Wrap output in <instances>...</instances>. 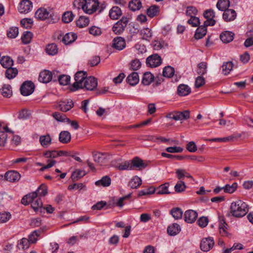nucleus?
Listing matches in <instances>:
<instances>
[{
    "mask_svg": "<svg viewBox=\"0 0 253 253\" xmlns=\"http://www.w3.org/2000/svg\"><path fill=\"white\" fill-rule=\"evenodd\" d=\"M71 136L70 133L68 131H62L59 136V140L60 142L66 144L71 141Z\"/></svg>",
    "mask_w": 253,
    "mask_h": 253,
    "instance_id": "nucleus-30",
    "label": "nucleus"
},
{
    "mask_svg": "<svg viewBox=\"0 0 253 253\" xmlns=\"http://www.w3.org/2000/svg\"><path fill=\"white\" fill-rule=\"evenodd\" d=\"M230 6L229 0H218L216 7L220 11H225Z\"/></svg>",
    "mask_w": 253,
    "mask_h": 253,
    "instance_id": "nucleus-40",
    "label": "nucleus"
},
{
    "mask_svg": "<svg viewBox=\"0 0 253 253\" xmlns=\"http://www.w3.org/2000/svg\"><path fill=\"white\" fill-rule=\"evenodd\" d=\"M45 228H40L38 230L33 231L29 236L28 240L30 243H35L37 241L38 237L44 231V229Z\"/></svg>",
    "mask_w": 253,
    "mask_h": 253,
    "instance_id": "nucleus-29",
    "label": "nucleus"
},
{
    "mask_svg": "<svg viewBox=\"0 0 253 253\" xmlns=\"http://www.w3.org/2000/svg\"><path fill=\"white\" fill-rule=\"evenodd\" d=\"M122 14V12L118 6H113L110 10L109 16L112 19H118Z\"/></svg>",
    "mask_w": 253,
    "mask_h": 253,
    "instance_id": "nucleus-27",
    "label": "nucleus"
},
{
    "mask_svg": "<svg viewBox=\"0 0 253 253\" xmlns=\"http://www.w3.org/2000/svg\"><path fill=\"white\" fill-rule=\"evenodd\" d=\"M4 176L7 181L14 182L18 181L20 178L21 175L19 172L11 170L6 172Z\"/></svg>",
    "mask_w": 253,
    "mask_h": 253,
    "instance_id": "nucleus-16",
    "label": "nucleus"
},
{
    "mask_svg": "<svg viewBox=\"0 0 253 253\" xmlns=\"http://www.w3.org/2000/svg\"><path fill=\"white\" fill-rule=\"evenodd\" d=\"M77 38V36L74 33H67L63 38L62 41L65 44H69L74 42Z\"/></svg>",
    "mask_w": 253,
    "mask_h": 253,
    "instance_id": "nucleus-32",
    "label": "nucleus"
},
{
    "mask_svg": "<svg viewBox=\"0 0 253 253\" xmlns=\"http://www.w3.org/2000/svg\"><path fill=\"white\" fill-rule=\"evenodd\" d=\"M18 33L17 27H12L7 31V35L8 37L13 39L17 36Z\"/></svg>",
    "mask_w": 253,
    "mask_h": 253,
    "instance_id": "nucleus-62",
    "label": "nucleus"
},
{
    "mask_svg": "<svg viewBox=\"0 0 253 253\" xmlns=\"http://www.w3.org/2000/svg\"><path fill=\"white\" fill-rule=\"evenodd\" d=\"M174 72V68L168 66L163 69V75L164 77L169 78L173 76Z\"/></svg>",
    "mask_w": 253,
    "mask_h": 253,
    "instance_id": "nucleus-47",
    "label": "nucleus"
},
{
    "mask_svg": "<svg viewBox=\"0 0 253 253\" xmlns=\"http://www.w3.org/2000/svg\"><path fill=\"white\" fill-rule=\"evenodd\" d=\"M52 79V73L48 70L41 72L39 75V81L43 83H48Z\"/></svg>",
    "mask_w": 253,
    "mask_h": 253,
    "instance_id": "nucleus-18",
    "label": "nucleus"
},
{
    "mask_svg": "<svg viewBox=\"0 0 253 253\" xmlns=\"http://www.w3.org/2000/svg\"><path fill=\"white\" fill-rule=\"evenodd\" d=\"M130 170L136 169L138 170L145 169L147 164L139 158L136 157L130 161Z\"/></svg>",
    "mask_w": 253,
    "mask_h": 253,
    "instance_id": "nucleus-8",
    "label": "nucleus"
},
{
    "mask_svg": "<svg viewBox=\"0 0 253 253\" xmlns=\"http://www.w3.org/2000/svg\"><path fill=\"white\" fill-rule=\"evenodd\" d=\"M175 174L176 175L177 178L179 180H181L183 179L185 177H187L188 178H190L191 179H193V176L185 169H178L175 170Z\"/></svg>",
    "mask_w": 253,
    "mask_h": 253,
    "instance_id": "nucleus-21",
    "label": "nucleus"
},
{
    "mask_svg": "<svg viewBox=\"0 0 253 253\" xmlns=\"http://www.w3.org/2000/svg\"><path fill=\"white\" fill-rule=\"evenodd\" d=\"M76 3L79 4V6H81L83 10L86 13L91 14L97 10L99 6L98 0H75L74 4Z\"/></svg>",
    "mask_w": 253,
    "mask_h": 253,
    "instance_id": "nucleus-2",
    "label": "nucleus"
},
{
    "mask_svg": "<svg viewBox=\"0 0 253 253\" xmlns=\"http://www.w3.org/2000/svg\"><path fill=\"white\" fill-rule=\"evenodd\" d=\"M191 92V88L184 84H180L178 85L177 93L179 96H184L188 95Z\"/></svg>",
    "mask_w": 253,
    "mask_h": 253,
    "instance_id": "nucleus-23",
    "label": "nucleus"
},
{
    "mask_svg": "<svg viewBox=\"0 0 253 253\" xmlns=\"http://www.w3.org/2000/svg\"><path fill=\"white\" fill-rule=\"evenodd\" d=\"M70 77L68 75H61L58 77L59 84L63 85H66L69 84L70 81Z\"/></svg>",
    "mask_w": 253,
    "mask_h": 253,
    "instance_id": "nucleus-61",
    "label": "nucleus"
},
{
    "mask_svg": "<svg viewBox=\"0 0 253 253\" xmlns=\"http://www.w3.org/2000/svg\"><path fill=\"white\" fill-rule=\"evenodd\" d=\"M146 63L148 67H156L161 64L162 59L158 54H154L147 57Z\"/></svg>",
    "mask_w": 253,
    "mask_h": 253,
    "instance_id": "nucleus-6",
    "label": "nucleus"
},
{
    "mask_svg": "<svg viewBox=\"0 0 253 253\" xmlns=\"http://www.w3.org/2000/svg\"><path fill=\"white\" fill-rule=\"evenodd\" d=\"M112 46L117 50H122L126 47V41L122 37H118L113 40Z\"/></svg>",
    "mask_w": 253,
    "mask_h": 253,
    "instance_id": "nucleus-17",
    "label": "nucleus"
},
{
    "mask_svg": "<svg viewBox=\"0 0 253 253\" xmlns=\"http://www.w3.org/2000/svg\"><path fill=\"white\" fill-rule=\"evenodd\" d=\"M33 20L31 18H24L20 21V24L22 27L26 29H29L33 24Z\"/></svg>",
    "mask_w": 253,
    "mask_h": 253,
    "instance_id": "nucleus-63",
    "label": "nucleus"
},
{
    "mask_svg": "<svg viewBox=\"0 0 253 253\" xmlns=\"http://www.w3.org/2000/svg\"><path fill=\"white\" fill-rule=\"evenodd\" d=\"M154 80V76L150 72L144 74L142 80V84L145 85H149Z\"/></svg>",
    "mask_w": 253,
    "mask_h": 253,
    "instance_id": "nucleus-37",
    "label": "nucleus"
},
{
    "mask_svg": "<svg viewBox=\"0 0 253 253\" xmlns=\"http://www.w3.org/2000/svg\"><path fill=\"white\" fill-rule=\"evenodd\" d=\"M86 78L87 74L86 72H77L74 77L75 82L71 86V90L75 91L79 89L83 88L84 83Z\"/></svg>",
    "mask_w": 253,
    "mask_h": 253,
    "instance_id": "nucleus-3",
    "label": "nucleus"
},
{
    "mask_svg": "<svg viewBox=\"0 0 253 253\" xmlns=\"http://www.w3.org/2000/svg\"><path fill=\"white\" fill-rule=\"evenodd\" d=\"M159 12V6L157 5H152L147 10L148 16L153 18L156 16Z\"/></svg>",
    "mask_w": 253,
    "mask_h": 253,
    "instance_id": "nucleus-45",
    "label": "nucleus"
},
{
    "mask_svg": "<svg viewBox=\"0 0 253 253\" xmlns=\"http://www.w3.org/2000/svg\"><path fill=\"white\" fill-rule=\"evenodd\" d=\"M197 216V212L192 210L186 211L184 214V220L188 223H192L194 222L196 220Z\"/></svg>",
    "mask_w": 253,
    "mask_h": 253,
    "instance_id": "nucleus-13",
    "label": "nucleus"
},
{
    "mask_svg": "<svg viewBox=\"0 0 253 253\" xmlns=\"http://www.w3.org/2000/svg\"><path fill=\"white\" fill-rule=\"evenodd\" d=\"M18 74V70L16 68H8L5 72V77L8 79L14 78Z\"/></svg>",
    "mask_w": 253,
    "mask_h": 253,
    "instance_id": "nucleus-44",
    "label": "nucleus"
},
{
    "mask_svg": "<svg viewBox=\"0 0 253 253\" xmlns=\"http://www.w3.org/2000/svg\"><path fill=\"white\" fill-rule=\"evenodd\" d=\"M237 186V183L234 182L232 185H225V186L223 187V190L225 193L232 194L236 190Z\"/></svg>",
    "mask_w": 253,
    "mask_h": 253,
    "instance_id": "nucleus-52",
    "label": "nucleus"
},
{
    "mask_svg": "<svg viewBox=\"0 0 253 253\" xmlns=\"http://www.w3.org/2000/svg\"><path fill=\"white\" fill-rule=\"evenodd\" d=\"M141 184V179L137 176H135L129 182L128 186L131 189H136L138 188Z\"/></svg>",
    "mask_w": 253,
    "mask_h": 253,
    "instance_id": "nucleus-34",
    "label": "nucleus"
},
{
    "mask_svg": "<svg viewBox=\"0 0 253 253\" xmlns=\"http://www.w3.org/2000/svg\"><path fill=\"white\" fill-rule=\"evenodd\" d=\"M74 107V102L72 100H67L59 102L57 106L61 111L66 112L69 111Z\"/></svg>",
    "mask_w": 253,
    "mask_h": 253,
    "instance_id": "nucleus-14",
    "label": "nucleus"
},
{
    "mask_svg": "<svg viewBox=\"0 0 253 253\" xmlns=\"http://www.w3.org/2000/svg\"><path fill=\"white\" fill-rule=\"evenodd\" d=\"M111 179L109 176H104L102 178L95 182V184L97 186H102L103 187H108L110 185Z\"/></svg>",
    "mask_w": 253,
    "mask_h": 253,
    "instance_id": "nucleus-38",
    "label": "nucleus"
},
{
    "mask_svg": "<svg viewBox=\"0 0 253 253\" xmlns=\"http://www.w3.org/2000/svg\"><path fill=\"white\" fill-rule=\"evenodd\" d=\"M141 7L142 3L140 0H131L129 2L128 7L133 11L140 9Z\"/></svg>",
    "mask_w": 253,
    "mask_h": 253,
    "instance_id": "nucleus-42",
    "label": "nucleus"
},
{
    "mask_svg": "<svg viewBox=\"0 0 253 253\" xmlns=\"http://www.w3.org/2000/svg\"><path fill=\"white\" fill-rule=\"evenodd\" d=\"M97 80L93 77L90 76L87 78L84 83L83 88H85L87 90H93L97 86Z\"/></svg>",
    "mask_w": 253,
    "mask_h": 253,
    "instance_id": "nucleus-10",
    "label": "nucleus"
},
{
    "mask_svg": "<svg viewBox=\"0 0 253 253\" xmlns=\"http://www.w3.org/2000/svg\"><path fill=\"white\" fill-rule=\"evenodd\" d=\"M186 188V186L185 182L182 180H179L177 182L174 186V190L177 193H181L184 191Z\"/></svg>",
    "mask_w": 253,
    "mask_h": 253,
    "instance_id": "nucleus-51",
    "label": "nucleus"
},
{
    "mask_svg": "<svg viewBox=\"0 0 253 253\" xmlns=\"http://www.w3.org/2000/svg\"><path fill=\"white\" fill-rule=\"evenodd\" d=\"M11 218V214L8 211H2L0 212V223L7 222Z\"/></svg>",
    "mask_w": 253,
    "mask_h": 253,
    "instance_id": "nucleus-56",
    "label": "nucleus"
},
{
    "mask_svg": "<svg viewBox=\"0 0 253 253\" xmlns=\"http://www.w3.org/2000/svg\"><path fill=\"white\" fill-rule=\"evenodd\" d=\"M89 20L85 16H81L76 21L77 26L80 28H83L88 25Z\"/></svg>",
    "mask_w": 253,
    "mask_h": 253,
    "instance_id": "nucleus-48",
    "label": "nucleus"
},
{
    "mask_svg": "<svg viewBox=\"0 0 253 253\" xmlns=\"http://www.w3.org/2000/svg\"><path fill=\"white\" fill-rule=\"evenodd\" d=\"M45 50L48 54L54 55L58 52V48L55 43H50L46 46Z\"/></svg>",
    "mask_w": 253,
    "mask_h": 253,
    "instance_id": "nucleus-46",
    "label": "nucleus"
},
{
    "mask_svg": "<svg viewBox=\"0 0 253 253\" xmlns=\"http://www.w3.org/2000/svg\"><path fill=\"white\" fill-rule=\"evenodd\" d=\"M155 192V188L153 187H150L147 189L139 191L138 193V196L140 197L142 196L150 195L154 193Z\"/></svg>",
    "mask_w": 253,
    "mask_h": 253,
    "instance_id": "nucleus-60",
    "label": "nucleus"
},
{
    "mask_svg": "<svg viewBox=\"0 0 253 253\" xmlns=\"http://www.w3.org/2000/svg\"><path fill=\"white\" fill-rule=\"evenodd\" d=\"M167 117L175 121L187 119L190 117V112L188 110L183 112H175L169 114Z\"/></svg>",
    "mask_w": 253,
    "mask_h": 253,
    "instance_id": "nucleus-7",
    "label": "nucleus"
},
{
    "mask_svg": "<svg viewBox=\"0 0 253 253\" xmlns=\"http://www.w3.org/2000/svg\"><path fill=\"white\" fill-rule=\"evenodd\" d=\"M37 197H38V194L36 192L30 193L22 198L21 203L24 205H28L32 202V200L34 198H36Z\"/></svg>",
    "mask_w": 253,
    "mask_h": 253,
    "instance_id": "nucleus-31",
    "label": "nucleus"
},
{
    "mask_svg": "<svg viewBox=\"0 0 253 253\" xmlns=\"http://www.w3.org/2000/svg\"><path fill=\"white\" fill-rule=\"evenodd\" d=\"M128 21V18L125 16L123 17L114 25L112 28L113 31L117 35L122 34L125 31Z\"/></svg>",
    "mask_w": 253,
    "mask_h": 253,
    "instance_id": "nucleus-4",
    "label": "nucleus"
},
{
    "mask_svg": "<svg viewBox=\"0 0 253 253\" xmlns=\"http://www.w3.org/2000/svg\"><path fill=\"white\" fill-rule=\"evenodd\" d=\"M49 12L44 8H40L37 10L35 14L36 18L40 20H45L49 17Z\"/></svg>",
    "mask_w": 253,
    "mask_h": 253,
    "instance_id": "nucleus-19",
    "label": "nucleus"
},
{
    "mask_svg": "<svg viewBox=\"0 0 253 253\" xmlns=\"http://www.w3.org/2000/svg\"><path fill=\"white\" fill-rule=\"evenodd\" d=\"M35 85L33 82L29 81L24 82L20 87V92L24 96H28L34 91Z\"/></svg>",
    "mask_w": 253,
    "mask_h": 253,
    "instance_id": "nucleus-5",
    "label": "nucleus"
},
{
    "mask_svg": "<svg viewBox=\"0 0 253 253\" xmlns=\"http://www.w3.org/2000/svg\"><path fill=\"white\" fill-rule=\"evenodd\" d=\"M30 245V243L28 239L23 238L19 241L18 246L19 249L25 250L29 248Z\"/></svg>",
    "mask_w": 253,
    "mask_h": 253,
    "instance_id": "nucleus-58",
    "label": "nucleus"
},
{
    "mask_svg": "<svg viewBox=\"0 0 253 253\" xmlns=\"http://www.w3.org/2000/svg\"><path fill=\"white\" fill-rule=\"evenodd\" d=\"M0 63L3 67L7 69L12 67L13 61L9 56H3L0 59Z\"/></svg>",
    "mask_w": 253,
    "mask_h": 253,
    "instance_id": "nucleus-36",
    "label": "nucleus"
},
{
    "mask_svg": "<svg viewBox=\"0 0 253 253\" xmlns=\"http://www.w3.org/2000/svg\"><path fill=\"white\" fill-rule=\"evenodd\" d=\"M207 26L204 23L203 26H201L197 29L195 34V38L196 39H202L206 35Z\"/></svg>",
    "mask_w": 253,
    "mask_h": 253,
    "instance_id": "nucleus-33",
    "label": "nucleus"
},
{
    "mask_svg": "<svg viewBox=\"0 0 253 253\" xmlns=\"http://www.w3.org/2000/svg\"><path fill=\"white\" fill-rule=\"evenodd\" d=\"M74 17L72 12L66 11L62 15V21L65 23H69L73 20Z\"/></svg>",
    "mask_w": 253,
    "mask_h": 253,
    "instance_id": "nucleus-54",
    "label": "nucleus"
},
{
    "mask_svg": "<svg viewBox=\"0 0 253 253\" xmlns=\"http://www.w3.org/2000/svg\"><path fill=\"white\" fill-rule=\"evenodd\" d=\"M170 214L175 219H179L182 218L183 212L180 208H175L171 210Z\"/></svg>",
    "mask_w": 253,
    "mask_h": 253,
    "instance_id": "nucleus-49",
    "label": "nucleus"
},
{
    "mask_svg": "<svg viewBox=\"0 0 253 253\" xmlns=\"http://www.w3.org/2000/svg\"><path fill=\"white\" fill-rule=\"evenodd\" d=\"M141 34L142 36L143 39L148 40L149 38H151L152 36V33L150 29L146 28H143L141 30Z\"/></svg>",
    "mask_w": 253,
    "mask_h": 253,
    "instance_id": "nucleus-64",
    "label": "nucleus"
},
{
    "mask_svg": "<svg viewBox=\"0 0 253 253\" xmlns=\"http://www.w3.org/2000/svg\"><path fill=\"white\" fill-rule=\"evenodd\" d=\"M127 83L131 85H135L139 82V76L136 72H133L126 79Z\"/></svg>",
    "mask_w": 253,
    "mask_h": 253,
    "instance_id": "nucleus-35",
    "label": "nucleus"
},
{
    "mask_svg": "<svg viewBox=\"0 0 253 253\" xmlns=\"http://www.w3.org/2000/svg\"><path fill=\"white\" fill-rule=\"evenodd\" d=\"M207 65L206 62H201L198 65L197 73L199 75H203L207 72Z\"/></svg>",
    "mask_w": 253,
    "mask_h": 253,
    "instance_id": "nucleus-57",
    "label": "nucleus"
},
{
    "mask_svg": "<svg viewBox=\"0 0 253 253\" xmlns=\"http://www.w3.org/2000/svg\"><path fill=\"white\" fill-rule=\"evenodd\" d=\"M248 211V205L240 200L233 202L231 204L230 213L234 217H243L247 214Z\"/></svg>",
    "mask_w": 253,
    "mask_h": 253,
    "instance_id": "nucleus-1",
    "label": "nucleus"
},
{
    "mask_svg": "<svg viewBox=\"0 0 253 253\" xmlns=\"http://www.w3.org/2000/svg\"><path fill=\"white\" fill-rule=\"evenodd\" d=\"M223 19L226 22H230L234 20L237 16L236 11L232 9H227L223 13Z\"/></svg>",
    "mask_w": 253,
    "mask_h": 253,
    "instance_id": "nucleus-15",
    "label": "nucleus"
},
{
    "mask_svg": "<svg viewBox=\"0 0 253 253\" xmlns=\"http://www.w3.org/2000/svg\"><path fill=\"white\" fill-rule=\"evenodd\" d=\"M233 37L234 34L229 31L223 32L220 35V38L224 43H228L232 41L234 39Z\"/></svg>",
    "mask_w": 253,
    "mask_h": 253,
    "instance_id": "nucleus-28",
    "label": "nucleus"
},
{
    "mask_svg": "<svg viewBox=\"0 0 253 253\" xmlns=\"http://www.w3.org/2000/svg\"><path fill=\"white\" fill-rule=\"evenodd\" d=\"M33 37V34L30 31H26L24 32L22 37V42L24 44H28L30 42Z\"/></svg>",
    "mask_w": 253,
    "mask_h": 253,
    "instance_id": "nucleus-55",
    "label": "nucleus"
},
{
    "mask_svg": "<svg viewBox=\"0 0 253 253\" xmlns=\"http://www.w3.org/2000/svg\"><path fill=\"white\" fill-rule=\"evenodd\" d=\"M51 138L49 134L41 135L39 141L42 146L44 148H47L51 144Z\"/></svg>",
    "mask_w": 253,
    "mask_h": 253,
    "instance_id": "nucleus-24",
    "label": "nucleus"
},
{
    "mask_svg": "<svg viewBox=\"0 0 253 253\" xmlns=\"http://www.w3.org/2000/svg\"><path fill=\"white\" fill-rule=\"evenodd\" d=\"M53 117L58 122H69L70 120L66 117V116L58 112H55L52 114Z\"/></svg>",
    "mask_w": 253,
    "mask_h": 253,
    "instance_id": "nucleus-43",
    "label": "nucleus"
},
{
    "mask_svg": "<svg viewBox=\"0 0 253 253\" xmlns=\"http://www.w3.org/2000/svg\"><path fill=\"white\" fill-rule=\"evenodd\" d=\"M233 67V64L231 61L224 63L222 66L223 74L225 75H228L232 70Z\"/></svg>",
    "mask_w": 253,
    "mask_h": 253,
    "instance_id": "nucleus-50",
    "label": "nucleus"
},
{
    "mask_svg": "<svg viewBox=\"0 0 253 253\" xmlns=\"http://www.w3.org/2000/svg\"><path fill=\"white\" fill-rule=\"evenodd\" d=\"M33 7L32 2L29 0H23L18 6V11L21 13H28Z\"/></svg>",
    "mask_w": 253,
    "mask_h": 253,
    "instance_id": "nucleus-12",
    "label": "nucleus"
},
{
    "mask_svg": "<svg viewBox=\"0 0 253 253\" xmlns=\"http://www.w3.org/2000/svg\"><path fill=\"white\" fill-rule=\"evenodd\" d=\"M62 155L67 156V153L63 151H46L43 153V156L47 158H55Z\"/></svg>",
    "mask_w": 253,
    "mask_h": 253,
    "instance_id": "nucleus-20",
    "label": "nucleus"
},
{
    "mask_svg": "<svg viewBox=\"0 0 253 253\" xmlns=\"http://www.w3.org/2000/svg\"><path fill=\"white\" fill-rule=\"evenodd\" d=\"M85 174L86 173L84 171L82 170H77L72 173L71 178L73 180L76 181L79 178L83 177Z\"/></svg>",
    "mask_w": 253,
    "mask_h": 253,
    "instance_id": "nucleus-59",
    "label": "nucleus"
},
{
    "mask_svg": "<svg viewBox=\"0 0 253 253\" xmlns=\"http://www.w3.org/2000/svg\"><path fill=\"white\" fill-rule=\"evenodd\" d=\"M181 231V228L177 223H173L168 226L167 229L168 233L170 236H175L178 234Z\"/></svg>",
    "mask_w": 253,
    "mask_h": 253,
    "instance_id": "nucleus-25",
    "label": "nucleus"
},
{
    "mask_svg": "<svg viewBox=\"0 0 253 253\" xmlns=\"http://www.w3.org/2000/svg\"><path fill=\"white\" fill-rule=\"evenodd\" d=\"M214 242L212 237L202 239L200 244L201 249L204 252L209 251L213 246Z\"/></svg>",
    "mask_w": 253,
    "mask_h": 253,
    "instance_id": "nucleus-11",
    "label": "nucleus"
},
{
    "mask_svg": "<svg viewBox=\"0 0 253 253\" xmlns=\"http://www.w3.org/2000/svg\"><path fill=\"white\" fill-rule=\"evenodd\" d=\"M1 94L5 97H10L12 95V90L10 85H4L1 89Z\"/></svg>",
    "mask_w": 253,
    "mask_h": 253,
    "instance_id": "nucleus-53",
    "label": "nucleus"
},
{
    "mask_svg": "<svg viewBox=\"0 0 253 253\" xmlns=\"http://www.w3.org/2000/svg\"><path fill=\"white\" fill-rule=\"evenodd\" d=\"M92 156L94 161L100 164V165H102L105 163V157L104 154L94 152L92 153Z\"/></svg>",
    "mask_w": 253,
    "mask_h": 253,
    "instance_id": "nucleus-41",
    "label": "nucleus"
},
{
    "mask_svg": "<svg viewBox=\"0 0 253 253\" xmlns=\"http://www.w3.org/2000/svg\"><path fill=\"white\" fill-rule=\"evenodd\" d=\"M31 203L32 208L35 211H40V212H42L43 205L41 198H37V197L36 198H34Z\"/></svg>",
    "mask_w": 253,
    "mask_h": 253,
    "instance_id": "nucleus-26",
    "label": "nucleus"
},
{
    "mask_svg": "<svg viewBox=\"0 0 253 253\" xmlns=\"http://www.w3.org/2000/svg\"><path fill=\"white\" fill-rule=\"evenodd\" d=\"M3 131H0V146H4L7 138V132L13 133V132L9 129L7 126L3 127Z\"/></svg>",
    "mask_w": 253,
    "mask_h": 253,
    "instance_id": "nucleus-22",
    "label": "nucleus"
},
{
    "mask_svg": "<svg viewBox=\"0 0 253 253\" xmlns=\"http://www.w3.org/2000/svg\"><path fill=\"white\" fill-rule=\"evenodd\" d=\"M169 186V183H165L155 189V192L157 195L169 194L170 193L168 190Z\"/></svg>",
    "mask_w": 253,
    "mask_h": 253,
    "instance_id": "nucleus-39",
    "label": "nucleus"
},
{
    "mask_svg": "<svg viewBox=\"0 0 253 253\" xmlns=\"http://www.w3.org/2000/svg\"><path fill=\"white\" fill-rule=\"evenodd\" d=\"M204 16L207 19L205 21L206 26H213L216 23V21L213 19L215 17V12L212 9H207L204 12Z\"/></svg>",
    "mask_w": 253,
    "mask_h": 253,
    "instance_id": "nucleus-9",
    "label": "nucleus"
}]
</instances>
